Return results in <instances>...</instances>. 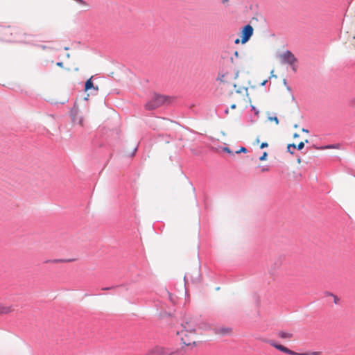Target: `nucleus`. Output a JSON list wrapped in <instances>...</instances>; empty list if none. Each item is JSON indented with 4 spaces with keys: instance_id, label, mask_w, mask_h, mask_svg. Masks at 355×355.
<instances>
[{
    "instance_id": "nucleus-7",
    "label": "nucleus",
    "mask_w": 355,
    "mask_h": 355,
    "mask_svg": "<svg viewBox=\"0 0 355 355\" xmlns=\"http://www.w3.org/2000/svg\"><path fill=\"white\" fill-rule=\"evenodd\" d=\"M271 345L275 347L276 349L280 350L281 352H283L284 353H286L288 354H290V355H292L293 354V351L286 348V347L282 345H278V344H275L274 343H272Z\"/></svg>"
},
{
    "instance_id": "nucleus-16",
    "label": "nucleus",
    "mask_w": 355,
    "mask_h": 355,
    "mask_svg": "<svg viewBox=\"0 0 355 355\" xmlns=\"http://www.w3.org/2000/svg\"><path fill=\"white\" fill-rule=\"evenodd\" d=\"M304 146V142H300L297 146H296V148L298 149V150H302Z\"/></svg>"
},
{
    "instance_id": "nucleus-32",
    "label": "nucleus",
    "mask_w": 355,
    "mask_h": 355,
    "mask_svg": "<svg viewBox=\"0 0 355 355\" xmlns=\"http://www.w3.org/2000/svg\"><path fill=\"white\" fill-rule=\"evenodd\" d=\"M302 131L304 132H309V130L305 129V128H303Z\"/></svg>"
},
{
    "instance_id": "nucleus-8",
    "label": "nucleus",
    "mask_w": 355,
    "mask_h": 355,
    "mask_svg": "<svg viewBox=\"0 0 355 355\" xmlns=\"http://www.w3.org/2000/svg\"><path fill=\"white\" fill-rule=\"evenodd\" d=\"M92 77L86 81L85 85V91H88L91 89H94L96 92H98V86L94 85V84L92 81Z\"/></svg>"
},
{
    "instance_id": "nucleus-10",
    "label": "nucleus",
    "mask_w": 355,
    "mask_h": 355,
    "mask_svg": "<svg viewBox=\"0 0 355 355\" xmlns=\"http://www.w3.org/2000/svg\"><path fill=\"white\" fill-rule=\"evenodd\" d=\"M230 331V329L229 328H220V329H216L215 332L216 334H226Z\"/></svg>"
},
{
    "instance_id": "nucleus-20",
    "label": "nucleus",
    "mask_w": 355,
    "mask_h": 355,
    "mask_svg": "<svg viewBox=\"0 0 355 355\" xmlns=\"http://www.w3.org/2000/svg\"><path fill=\"white\" fill-rule=\"evenodd\" d=\"M251 108H252V110H253L254 112V114L257 116L259 114V110H257V108L253 105L251 106Z\"/></svg>"
},
{
    "instance_id": "nucleus-6",
    "label": "nucleus",
    "mask_w": 355,
    "mask_h": 355,
    "mask_svg": "<svg viewBox=\"0 0 355 355\" xmlns=\"http://www.w3.org/2000/svg\"><path fill=\"white\" fill-rule=\"evenodd\" d=\"M173 353L171 352H169L162 347L156 346L149 350L146 355H171Z\"/></svg>"
},
{
    "instance_id": "nucleus-3",
    "label": "nucleus",
    "mask_w": 355,
    "mask_h": 355,
    "mask_svg": "<svg viewBox=\"0 0 355 355\" xmlns=\"http://www.w3.org/2000/svg\"><path fill=\"white\" fill-rule=\"evenodd\" d=\"M15 309L13 304L0 301V315H8L12 313Z\"/></svg>"
},
{
    "instance_id": "nucleus-30",
    "label": "nucleus",
    "mask_w": 355,
    "mask_h": 355,
    "mask_svg": "<svg viewBox=\"0 0 355 355\" xmlns=\"http://www.w3.org/2000/svg\"><path fill=\"white\" fill-rule=\"evenodd\" d=\"M57 65L60 66V67H62V62H58Z\"/></svg>"
},
{
    "instance_id": "nucleus-35",
    "label": "nucleus",
    "mask_w": 355,
    "mask_h": 355,
    "mask_svg": "<svg viewBox=\"0 0 355 355\" xmlns=\"http://www.w3.org/2000/svg\"><path fill=\"white\" fill-rule=\"evenodd\" d=\"M266 83V81H263L261 85H264Z\"/></svg>"
},
{
    "instance_id": "nucleus-1",
    "label": "nucleus",
    "mask_w": 355,
    "mask_h": 355,
    "mask_svg": "<svg viewBox=\"0 0 355 355\" xmlns=\"http://www.w3.org/2000/svg\"><path fill=\"white\" fill-rule=\"evenodd\" d=\"M197 329L208 330L211 329V326L207 322L200 321L198 317L187 316L181 323V329L177 331V334L183 344L190 345L195 343L193 336Z\"/></svg>"
},
{
    "instance_id": "nucleus-12",
    "label": "nucleus",
    "mask_w": 355,
    "mask_h": 355,
    "mask_svg": "<svg viewBox=\"0 0 355 355\" xmlns=\"http://www.w3.org/2000/svg\"><path fill=\"white\" fill-rule=\"evenodd\" d=\"M268 120L271 121H275L277 125L279 124V120L277 116H269Z\"/></svg>"
},
{
    "instance_id": "nucleus-38",
    "label": "nucleus",
    "mask_w": 355,
    "mask_h": 355,
    "mask_svg": "<svg viewBox=\"0 0 355 355\" xmlns=\"http://www.w3.org/2000/svg\"><path fill=\"white\" fill-rule=\"evenodd\" d=\"M354 103H355V99L354 100Z\"/></svg>"
},
{
    "instance_id": "nucleus-28",
    "label": "nucleus",
    "mask_w": 355,
    "mask_h": 355,
    "mask_svg": "<svg viewBox=\"0 0 355 355\" xmlns=\"http://www.w3.org/2000/svg\"><path fill=\"white\" fill-rule=\"evenodd\" d=\"M239 42H240L239 39H236V40L234 41L235 44H239Z\"/></svg>"
},
{
    "instance_id": "nucleus-33",
    "label": "nucleus",
    "mask_w": 355,
    "mask_h": 355,
    "mask_svg": "<svg viewBox=\"0 0 355 355\" xmlns=\"http://www.w3.org/2000/svg\"><path fill=\"white\" fill-rule=\"evenodd\" d=\"M268 170V168H262V171H267Z\"/></svg>"
},
{
    "instance_id": "nucleus-29",
    "label": "nucleus",
    "mask_w": 355,
    "mask_h": 355,
    "mask_svg": "<svg viewBox=\"0 0 355 355\" xmlns=\"http://www.w3.org/2000/svg\"><path fill=\"white\" fill-rule=\"evenodd\" d=\"M40 47L42 49H47L48 47L46 46H40Z\"/></svg>"
},
{
    "instance_id": "nucleus-11",
    "label": "nucleus",
    "mask_w": 355,
    "mask_h": 355,
    "mask_svg": "<svg viewBox=\"0 0 355 355\" xmlns=\"http://www.w3.org/2000/svg\"><path fill=\"white\" fill-rule=\"evenodd\" d=\"M295 148H296V146H295L294 144H289V145H288V146H287L288 151L290 153H291V154H293V153H294L293 151H292V150H291V149L295 150Z\"/></svg>"
},
{
    "instance_id": "nucleus-37",
    "label": "nucleus",
    "mask_w": 355,
    "mask_h": 355,
    "mask_svg": "<svg viewBox=\"0 0 355 355\" xmlns=\"http://www.w3.org/2000/svg\"><path fill=\"white\" fill-rule=\"evenodd\" d=\"M223 2L227 1V0H223Z\"/></svg>"
},
{
    "instance_id": "nucleus-13",
    "label": "nucleus",
    "mask_w": 355,
    "mask_h": 355,
    "mask_svg": "<svg viewBox=\"0 0 355 355\" xmlns=\"http://www.w3.org/2000/svg\"><path fill=\"white\" fill-rule=\"evenodd\" d=\"M337 148L335 145H328V146H322L320 148V149H331V148Z\"/></svg>"
},
{
    "instance_id": "nucleus-15",
    "label": "nucleus",
    "mask_w": 355,
    "mask_h": 355,
    "mask_svg": "<svg viewBox=\"0 0 355 355\" xmlns=\"http://www.w3.org/2000/svg\"><path fill=\"white\" fill-rule=\"evenodd\" d=\"M267 155H268L267 153H266V152H264V153H263L262 156H261V157H259V160H260V161H264V160H266V157H267Z\"/></svg>"
},
{
    "instance_id": "nucleus-27",
    "label": "nucleus",
    "mask_w": 355,
    "mask_h": 355,
    "mask_svg": "<svg viewBox=\"0 0 355 355\" xmlns=\"http://www.w3.org/2000/svg\"><path fill=\"white\" fill-rule=\"evenodd\" d=\"M299 137V135H298V134H297V133H295V134L293 135V137H294V138H297V137Z\"/></svg>"
},
{
    "instance_id": "nucleus-14",
    "label": "nucleus",
    "mask_w": 355,
    "mask_h": 355,
    "mask_svg": "<svg viewBox=\"0 0 355 355\" xmlns=\"http://www.w3.org/2000/svg\"><path fill=\"white\" fill-rule=\"evenodd\" d=\"M329 295L331 296L334 298V302L335 304H338V303L339 298L337 296L334 295L332 293H329Z\"/></svg>"
},
{
    "instance_id": "nucleus-24",
    "label": "nucleus",
    "mask_w": 355,
    "mask_h": 355,
    "mask_svg": "<svg viewBox=\"0 0 355 355\" xmlns=\"http://www.w3.org/2000/svg\"><path fill=\"white\" fill-rule=\"evenodd\" d=\"M310 355H321V352H312V353H309Z\"/></svg>"
},
{
    "instance_id": "nucleus-22",
    "label": "nucleus",
    "mask_w": 355,
    "mask_h": 355,
    "mask_svg": "<svg viewBox=\"0 0 355 355\" xmlns=\"http://www.w3.org/2000/svg\"><path fill=\"white\" fill-rule=\"evenodd\" d=\"M223 150H224L225 152H227V153H230V154H231V153H232V151H231V150H230V149L229 148H227V147H225V148H223Z\"/></svg>"
},
{
    "instance_id": "nucleus-34",
    "label": "nucleus",
    "mask_w": 355,
    "mask_h": 355,
    "mask_svg": "<svg viewBox=\"0 0 355 355\" xmlns=\"http://www.w3.org/2000/svg\"><path fill=\"white\" fill-rule=\"evenodd\" d=\"M223 77H224V76L223 75V76H221V78H219V80H220V81H223Z\"/></svg>"
},
{
    "instance_id": "nucleus-26",
    "label": "nucleus",
    "mask_w": 355,
    "mask_h": 355,
    "mask_svg": "<svg viewBox=\"0 0 355 355\" xmlns=\"http://www.w3.org/2000/svg\"><path fill=\"white\" fill-rule=\"evenodd\" d=\"M234 54L235 57H236V58L239 57V52L237 51H236Z\"/></svg>"
},
{
    "instance_id": "nucleus-4",
    "label": "nucleus",
    "mask_w": 355,
    "mask_h": 355,
    "mask_svg": "<svg viewBox=\"0 0 355 355\" xmlns=\"http://www.w3.org/2000/svg\"><path fill=\"white\" fill-rule=\"evenodd\" d=\"M280 58H281V60H282V63H286V64H288L291 66L293 65V64L296 62V58L295 57V55H293V53H291V51H286V52H284V53H282L281 55H280Z\"/></svg>"
},
{
    "instance_id": "nucleus-5",
    "label": "nucleus",
    "mask_w": 355,
    "mask_h": 355,
    "mask_svg": "<svg viewBox=\"0 0 355 355\" xmlns=\"http://www.w3.org/2000/svg\"><path fill=\"white\" fill-rule=\"evenodd\" d=\"M253 34V28L250 25H246L242 31V44L247 42Z\"/></svg>"
},
{
    "instance_id": "nucleus-25",
    "label": "nucleus",
    "mask_w": 355,
    "mask_h": 355,
    "mask_svg": "<svg viewBox=\"0 0 355 355\" xmlns=\"http://www.w3.org/2000/svg\"><path fill=\"white\" fill-rule=\"evenodd\" d=\"M78 123L80 125H83V119L80 118L79 120H78Z\"/></svg>"
},
{
    "instance_id": "nucleus-17",
    "label": "nucleus",
    "mask_w": 355,
    "mask_h": 355,
    "mask_svg": "<svg viewBox=\"0 0 355 355\" xmlns=\"http://www.w3.org/2000/svg\"><path fill=\"white\" fill-rule=\"evenodd\" d=\"M62 260H60V259H53V260H48L46 261V263H58V262H61Z\"/></svg>"
},
{
    "instance_id": "nucleus-36",
    "label": "nucleus",
    "mask_w": 355,
    "mask_h": 355,
    "mask_svg": "<svg viewBox=\"0 0 355 355\" xmlns=\"http://www.w3.org/2000/svg\"><path fill=\"white\" fill-rule=\"evenodd\" d=\"M76 119L75 116H73V121L75 122V121H76Z\"/></svg>"
},
{
    "instance_id": "nucleus-31",
    "label": "nucleus",
    "mask_w": 355,
    "mask_h": 355,
    "mask_svg": "<svg viewBox=\"0 0 355 355\" xmlns=\"http://www.w3.org/2000/svg\"><path fill=\"white\" fill-rule=\"evenodd\" d=\"M231 108L235 109L236 108V105L235 104L232 105H231Z\"/></svg>"
},
{
    "instance_id": "nucleus-19",
    "label": "nucleus",
    "mask_w": 355,
    "mask_h": 355,
    "mask_svg": "<svg viewBox=\"0 0 355 355\" xmlns=\"http://www.w3.org/2000/svg\"><path fill=\"white\" fill-rule=\"evenodd\" d=\"M247 149L245 147H241V149L236 152V153H245Z\"/></svg>"
},
{
    "instance_id": "nucleus-2",
    "label": "nucleus",
    "mask_w": 355,
    "mask_h": 355,
    "mask_svg": "<svg viewBox=\"0 0 355 355\" xmlns=\"http://www.w3.org/2000/svg\"><path fill=\"white\" fill-rule=\"evenodd\" d=\"M168 101L165 96L155 94L151 100L146 104V108L149 110H155L162 105H164Z\"/></svg>"
},
{
    "instance_id": "nucleus-21",
    "label": "nucleus",
    "mask_w": 355,
    "mask_h": 355,
    "mask_svg": "<svg viewBox=\"0 0 355 355\" xmlns=\"http://www.w3.org/2000/svg\"><path fill=\"white\" fill-rule=\"evenodd\" d=\"M189 274H188V273H187V274L184 275V279L185 284H187V282H188V279H189Z\"/></svg>"
},
{
    "instance_id": "nucleus-23",
    "label": "nucleus",
    "mask_w": 355,
    "mask_h": 355,
    "mask_svg": "<svg viewBox=\"0 0 355 355\" xmlns=\"http://www.w3.org/2000/svg\"><path fill=\"white\" fill-rule=\"evenodd\" d=\"M267 146H268V144H267V143H266V142H263V143H262V144H261L260 148H266V147H267Z\"/></svg>"
},
{
    "instance_id": "nucleus-9",
    "label": "nucleus",
    "mask_w": 355,
    "mask_h": 355,
    "mask_svg": "<svg viewBox=\"0 0 355 355\" xmlns=\"http://www.w3.org/2000/svg\"><path fill=\"white\" fill-rule=\"evenodd\" d=\"M278 334L282 338H291L293 337V334L289 332L279 331Z\"/></svg>"
},
{
    "instance_id": "nucleus-18",
    "label": "nucleus",
    "mask_w": 355,
    "mask_h": 355,
    "mask_svg": "<svg viewBox=\"0 0 355 355\" xmlns=\"http://www.w3.org/2000/svg\"><path fill=\"white\" fill-rule=\"evenodd\" d=\"M292 355H310L309 353H298L293 351Z\"/></svg>"
}]
</instances>
